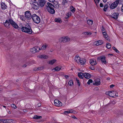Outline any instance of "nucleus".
<instances>
[{"label":"nucleus","instance_id":"1","mask_svg":"<svg viewBox=\"0 0 123 123\" xmlns=\"http://www.w3.org/2000/svg\"><path fill=\"white\" fill-rule=\"evenodd\" d=\"M26 26L27 27H23L21 25H19L20 29H21L22 32L27 33L29 34H31L32 32V31L31 29L30 25L28 24H26Z\"/></svg>","mask_w":123,"mask_h":123},{"label":"nucleus","instance_id":"2","mask_svg":"<svg viewBox=\"0 0 123 123\" xmlns=\"http://www.w3.org/2000/svg\"><path fill=\"white\" fill-rule=\"evenodd\" d=\"M46 1L44 0H39L38 3L36 2H34L33 4L35 6H40V7H42L44 6L46 3Z\"/></svg>","mask_w":123,"mask_h":123},{"label":"nucleus","instance_id":"3","mask_svg":"<svg viewBox=\"0 0 123 123\" xmlns=\"http://www.w3.org/2000/svg\"><path fill=\"white\" fill-rule=\"evenodd\" d=\"M32 19L34 22L36 24H38L40 22L39 17L36 14H33L32 15Z\"/></svg>","mask_w":123,"mask_h":123},{"label":"nucleus","instance_id":"4","mask_svg":"<svg viewBox=\"0 0 123 123\" xmlns=\"http://www.w3.org/2000/svg\"><path fill=\"white\" fill-rule=\"evenodd\" d=\"M10 24L15 28L18 30L20 29V26H18V24L14 21L12 19H9Z\"/></svg>","mask_w":123,"mask_h":123},{"label":"nucleus","instance_id":"5","mask_svg":"<svg viewBox=\"0 0 123 123\" xmlns=\"http://www.w3.org/2000/svg\"><path fill=\"white\" fill-rule=\"evenodd\" d=\"M120 0H116L114 2L109 4L110 8L111 9H113L115 8L117 6L119 3Z\"/></svg>","mask_w":123,"mask_h":123},{"label":"nucleus","instance_id":"6","mask_svg":"<svg viewBox=\"0 0 123 123\" xmlns=\"http://www.w3.org/2000/svg\"><path fill=\"white\" fill-rule=\"evenodd\" d=\"M25 18L28 20H30L31 18H32V15H31L30 12L29 11L25 12Z\"/></svg>","mask_w":123,"mask_h":123},{"label":"nucleus","instance_id":"7","mask_svg":"<svg viewBox=\"0 0 123 123\" xmlns=\"http://www.w3.org/2000/svg\"><path fill=\"white\" fill-rule=\"evenodd\" d=\"M70 40L69 38L67 36H64L61 37L59 40V41L60 42H63L65 43L69 41Z\"/></svg>","mask_w":123,"mask_h":123},{"label":"nucleus","instance_id":"8","mask_svg":"<svg viewBox=\"0 0 123 123\" xmlns=\"http://www.w3.org/2000/svg\"><path fill=\"white\" fill-rule=\"evenodd\" d=\"M105 57L104 55L99 56L97 58V60L98 61L101 60L102 64H106V63L105 60Z\"/></svg>","mask_w":123,"mask_h":123},{"label":"nucleus","instance_id":"9","mask_svg":"<svg viewBox=\"0 0 123 123\" xmlns=\"http://www.w3.org/2000/svg\"><path fill=\"white\" fill-rule=\"evenodd\" d=\"M54 104L55 105L59 106H62V103L57 99H55L54 101Z\"/></svg>","mask_w":123,"mask_h":123},{"label":"nucleus","instance_id":"10","mask_svg":"<svg viewBox=\"0 0 123 123\" xmlns=\"http://www.w3.org/2000/svg\"><path fill=\"white\" fill-rule=\"evenodd\" d=\"M119 15V14L117 12H114L111 15V17L115 19H117Z\"/></svg>","mask_w":123,"mask_h":123},{"label":"nucleus","instance_id":"11","mask_svg":"<svg viewBox=\"0 0 123 123\" xmlns=\"http://www.w3.org/2000/svg\"><path fill=\"white\" fill-rule=\"evenodd\" d=\"M94 44L97 46H98L103 44V42L101 40L97 41L94 42Z\"/></svg>","mask_w":123,"mask_h":123},{"label":"nucleus","instance_id":"12","mask_svg":"<svg viewBox=\"0 0 123 123\" xmlns=\"http://www.w3.org/2000/svg\"><path fill=\"white\" fill-rule=\"evenodd\" d=\"M9 22L8 20H7L6 22L4 23V25L7 28H9L10 27Z\"/></svg>","mask_w":123,"mask_h":123},{"label":"nucleus","instance_id":"13","mask_svg":"<svg viewBox=\"0 0 123 123\" xmlns=\"http://www.w3.org/2000/svg\"><path fill=\"white\" fill-rule=\"evenodd\" d=\"M84 76L86 79H89L91 77V75L88 73H84Z\"/></svg>","mask_w":123,"mask_h":123},{"label":"nucleus","instance_id":"14","mask_svg":"<svg viewBox=\"0 0 123 123\" xmlns=\"http://www.w3.org/2000/svg\"><path fill=\"white\" fill-rule=\"evenodd\" d=\"M53 6V5L51 3L48 2L46 6V8L47 10H49L50 8Z\"/></svg>","mask_w":123,"mask_h":123},{"label":"nucleus","instance_id":"15","mask_svg":"<svg viewBox=\"0 0 123 123\" xmlns=\"http://www.w3.org/2000/svg\"><path fill=\"white\" fill-rule=\"evenodd\" d=\"M36 48L34 47L31 49L30 51L32 54H34L39 51Z\"/></svg>","mask_w":123,"mask_h":123},{"label":"nucleus","instance_id":"16","mask_svg":"<svg viewBox=\"0 0 123 123\" xmlns=\"http://www.w3.org/2000/svg\"><path fill=\"white\" fill-rule=\"evenodd\" d=\"M90 62L92 66H94L97 64L96 60L94 59H92L90 60Z\"/></svg>","mask_w":123,"mask_h":123},{"label":"nucleus","instance_id":"17","mask_svg":"<svg viewBox=\"0 0 123 123\" xmlns=\"http://www.w3.org/2000/svg\"><path fill=\"white\" fill-rule=\"evenodd\" d=\"M0 5L1 8L2 9L5 10L7 6L4 3L2 2L0 3Z\"/></svg>","mask_w":123,"mask_h":123},{"label":"nucleus","instance_id":"18","mask_svg":"<svg viewBox=\"0 0 123 123\" xmlns=\"http://www.w3.org/2000/svg\"><path fill=\"white\" fill-rule=\"evenodd\" d=\"M100 80L99 79H97L95 80V82L94 83V85L98 86L100 84Z\"/></svg>","mask_w":123,"mask_h":123},{"label":"nucleus","instance_id":"19","mask_svg":"<svg viewBox=\"0 0 123 123\" xmlns=\"http://www.w3.org/2000/svg\"><path fill=\"white\" fill-rule=\"evenodd\" d=\"M73 112V110L72 109H70L68 110L67 111H65L64 113L65 115H67L70 113H72Z\"/></svg>","mask_w":123,"mask_h":123},{"label":"nucleus","instance_id":"20","mask_svg":"<svg viewBox=\"0 0 123 123\" xmlns=\"http://www.w3.org/2000/svg\"><path fill=\"white\" fill-rule=\"evenodd\" d=\"M80 58L79 56H76L75 57V61L78 64L80 63Z\"/></svg>","mask_w":123,"mask_h":123},{"label":"nucleus","instance_id":"21","mask_svg":"<svg viewBox=\"0 0 123 123\" xmlns=\"http://www.w3.org/2000/svg\"><path fill=\"white\" fill-rule=\"evenodd\" d=\"M103 35L104 37L107 40H108V36L106 35V32L105 30H103L102 31Z\"/></svg>","mask_w":123,"mask_h":123},{"label":"nucleus","instance_id":"22","mask_svg":"<svg viewBox=\"0 0 123 123\" xmlns=\"http://www.w3.org/2000/svg\"><path fill=\"white\" fill-rule=\"evenodd\" d=\"M62 68V67L61 66H57L54 68L52 69V70H54L57 71H58L60 70Z\"/></svg>","mask_w":123,"mask_h":123},{"label":"nucleus","instance_id":"23","mask_svg":"<svg viewBox=\"0 0 123 123\" xmlns=\"http://www.w3.org/2000/svg\"><path fill=\"white\" fill-rule=\"evenodd\" d=\"M110 96L111 97H114L115 96V92L114 91H110Z\"/></svg>","mask_w":123,"mask_h":123},{"label":"nucleus","instance_id":"24","mask_svg":"<svg viewBox=\"0 0 123 123\" xmlns=\"http://www.w3.org/2000/svg\"><path fill=\"white\" fill-rule=\"evenodd\" d=\"M84 73H82L81 72H80L78 73V75L79 78L81 79H83L84 78Z\"/></svg>","mask_w":123,"mask_h":123},{"label":"nucleus","instance_id":"25","mask_svg":"<svg viewBox=\"0 0 123 123\" xmlns=\"http://www.w3.org/2000/svg\"><path fill=\"white\" fill-rule=\"evenodd\" d=\"M39 58H44L47 59L48 58V57L46 55H41L38 56Z\"/></svg>","mask_w":123,"mask_h":123},{"label":"nucleus","instance_id":"26","mask_svg":"<svg viewBox=\"0 0 123 123\" xmlns=\"http://www.w3.org/2000/svg\"><path fill=\"white\" fill-rule=\"evenodd\" d=\"M86 62V60L85 59H82L80 61V63L82 65H84Z\"/></svg>","mask_w":123,"mask_h":123},{"label":"nucleus","instance_id":"27","mask_svg":"<svg viewBox=\"0 0 123 123\" xmlns=\"http://www.w3.org/2000/svg\"><path fill=\"white\" fill-rule=\"evenodd\" d=\"M93 23V21L92 20H88L87 21V23L90 25H92Z\"/></svg>","mask_w":123,"mask_h":123},{"label":"nucleus","instance_id":"28","mask_svg":"<svg viewBox=\"0 0 123 123\" xmlns=\"http://www.w3.org/2000/svg\"><path fill=\"white\" fill-rule=\"evenodd\" d=\"M56 61V60L55 59H53L51 61H48V63L49 64L52 65Z\"/></svg>","mask_w":123,"mask_h":123},{"label":"nucleus","instance_id":"29","mask_svg":"<svg viewBox=\"0 0 123 123\" xmlns=\"http://www.w3.org/2000/svg\"><path fill=\"white\" fill-rule=\"evenodd\" d=\"M62 5L64 6H65L67 5V1L66 0H63L62 2Z\"/></svg>","mask_w":123,"mask_h":123},{"label":"nucleus","instance_id":"30","mask_svg":"<svg viewBox=\"0 0 123 123\" xmlns=\"http://www.w3.org/2000/svg\"><path fill=\"white\" fill-rule=\"evenodd\" d=\"M71 12H68V13L66 14V16L65 18L66 19H67L69 18V17L71 16Z\"/></svg>","mask_w":123,"mask_h":123},{"label":"nucleus","instance_id":"31","mask_svg":"<svg viewBox=\"0 0 123 123\" xmlns=\"http://www.w3.org/2000/svg\"><path fill=\"white\" fill-rule=\"evenodd\" d=\"M70 10L73 13L75 12V8L72 6H71L70 7Z\"/></svg>","mask_w":123,"mask_h":123},{"label":"nucleus","instance_id":"32","mask_svg":"<svg viewBox=\"0 0 123 123\" xmlns=\"http://www.w3.org/2000/svg\"><path fill=\"white\" fill-rule=\"evenodd\" d=\"M19 18L22 20L25 21V17L23 15H20L19 16Z\"/></svg>","mask_w":123,"mask_h":123},{"label":"nucleus","instance_id":"33","mask_svg":"<svg viewBox=\"0 0 123 123\" xmlns=\"http://www.w3.org/2000/svg\"><path fill=\"white\" fill-rule=\"evenodd\" d=\"M42 117L37 115H35L33 118L34 119H39Z\"/></svg>","mask_w":123,"mask_h":123},{"label":"nucleus","instance_id":"34","mask_svg":"<svg viewBox=\"0 0 123 123\" xmlns=\"http://www.w3.org/2000/svg\"><path fill=\"white\" fill-rule=\"evenodd\" d=\"M51 14H53L54 13H55V11L54 10H53V11H52V10L51 9L49 10H47Z\"/></svg>","mask_w":123,"mask_h":123},{"label":"nucleus","instance_id":"35","mask_svg":"<svg viewBox=\"0 0 123 123\" xmlns=\"http://www.w3.org/2000/svg\"><path fill=\"white\" fill-rule=\"evenodd\" d=\"M13 120L12 119H7L6 123H13Z\"/></svg>","mask_w":123,"mask_h":123},{"label":"nucleus","instance_id":"36","mask_svg":"<svg viewBox=\"0 0 123 123\" xmlns=\"http://www.w3.org/2000/svg\"><path fill=\"white\" fill-rule=\"evenodd\" d=\"M47 47V45L46 44L43 45L41 49L42 50H44Z\"/></svg>","mask_w":123,"mask_h":123},{"label":"nucleus","instance_id":"37","mask_svg":"<svg viewBox=\"0 0 123 123\" xmlns=\"http://www.w3.org/2000/svg\"><path fill=\"white\" fill-rule=\"evenodd\" d=\"M108 7V6L107 5H105L104 6V8L103 9L104 11L106 12V11L107 10V9Z\"/></svg>","mask_w":123,"mask_h":123},{"label":"nucleus","instance_id":"38","mask_svg":"<svg viewBox=\"0 0 123 123\" xmlns=\"http://www.w3.org/2000/svg\"><path fill=\"white\" fill-rule=\"evenodd\" d=\"M55 21L56 22L59 23H60V22L61 21L60 19L59 18H55Z\"/></svg>","mask_w":123,"mask_h":123},{"label":"nucleus","instance_id":"39","mask_svg":"<svg viewBox=\"0 0 123 123\" xmlns=\"http://www.w3.org/2000/svg\"><path fill=\"white\" fill-rule=\"evenodd\" d=\"M68 84L70 86H72L73 85V83L72 80H70L69 81Z\"/></svg>","mask_w":123,"mask_h":123},{"label":"nucleus","instance_id":"40","mask_svg":"<svg viewBox=\"0 0 123 123\" xmlns=\"http://www.w3.org/2000/svg\"><path fill=\"white\" fill-rule=\"evenodd\" d=\"M84 34L85 35H90L92 34V33L90 32H84Z\"/></svg>","mask_w":123,"mask_h":123},{"label":"nucleus","instance_id":"41","mask_svg":"<svg viewBox=\"0 0 123 123\" xmlns=\"http://www.w3.org/2000/svg\"><path fill=\"white\" fill-rule=\"evenodd\" d=\"M106 47L108 49H110L111 47V45L109 43H107Z\"/></svg>","mask_w":123,"mask_h":123},{"label":"nucleus","instance_id":"42","mask_svg":"<svg viewBox=\"0 0 123 123\" xmlns=\"http://www.w3.org/2000/svg\"><path fill=\"white\" fill-rule=\"evenodd\" d=\"M93 82V81L92 79H89L88 81L87 82V83L88 85H90V83H92Z\"/></svg>","mask_w":123,"mask_h":123},{"label":"nucleus","instance_id":"43","mask_svg":"<svg viewBox=\"0 0 123 123\" xmlns=\"http://www.w3.org/2000/svg\"><path fill=\"white\" fill-rule=\"evenodd\" d=\"M113 49L117 53H118L119 52V51L117 49H116L115 47H113Z\"/></svg>","mask_w":123,"mask_h":123},{"label":"nucleus","instance_id":"44","mask_svg":"<svg viewBox=\"0 0 123 123\" xmlns=\"http://www.w3.org/2000/svg\"><path fill=\"white\" fill-rule=\"evenodd\" d=\"M7 119H0V121L4 123H6Z\"/></svg>","mask_w":123,"mask_h":123},{"label":"nucleus","instance_id":"45","mask_svg":"<svg viewBox=\"0 0 123 123\" xmlns=\"http://www.w3.org/2000/svg\"><path fill=\"white\" fill-rule=\"evenodd\" d=\"M11 106L12 108H13L14 109H15L16 108V106L14 104H12L11 105Z\"/></svg>","mask_w":123,"mask_h":123},{"label":"nucleus","instance_id":"46","mask_svg":"<svg viewBox=\"0 0 123 123\" xmlns=\"http://www.w3.org/2000/svg\"><path fill=\"white\" fill-rule=\"evenodd\" d=\"M76 81L77 82V83L78 84V86H80V82H79V80H78L77 78H76Z\"/></svg>","mask_w":123,"mask_h":123},{"label":"nucleus","instance_id":"47","mask_svg":"<svg viewBox=\"0 0 123 123\" xmlns=\"http://www.w3.org/2000/svg\"><path fill=\"white\" fill-rule=\"evenodd\" d=\"M96 4L97 3H98L99 2L100 0H94Z\"/></svg>","mask_w":123,"mask_h":123},{"label":"nucleus","instance_id":"48","mask_svg":"<svg viewBox=\"0 0 123 123\" xmlns=\"http://www.w3.org/2000/svg\"><path fill=\"white\" fill-rule=\"evenodd\" d=\"M105 94L106 95H108L110 96V91L106 92H105Z\"/></svg>","mask_w":123,"mask_h":123},{"label":"nucleus","instance_id":"49","mask_svg":"<svg viewBox=\"0 0 123 123\" xmlns=\"http://www.w3.org/2000/svg\"><path fill=\"white\" fill-rule=\"evenodd\" d=\"M89 68L92 70H95V68L93 67H89Z\"/></svg>","mask_w":123,"mask_h":123},{"label":"nucleus","instance_id":"50","mask_svg":"<svg viewBox=\"0 0 123 123\" xmlns=\"http://www.w3.org/2000/svg\"><path fill=\"white\" fill-rule=\"evenodd\" d=\"M37 69L36 70H39L42 69V68L41 67H40L37 68Z\"/></svg>","mask_w":123,"mask_h":123},{"label":"nucleus","instance_id":"51","mask_svg":"<svg viewBox=\"0 0 123 123\" xmlns=\"http://www.w3.org/2000/svg\"><path fill=\"white\" fill-rule=\"evenodd\" d=\"M114 86V85H111L110 86V88H112Z\"/></svg>","mask_w":123,"mask_h":123},{"label":"nucleus","instance_id":"52","mask_svg":"<svg viewBox=\"0 0 123 123\" xmlns=\"http://www.w3.org/2000/svg\"><path fill=\"white\" fill-rule=\"evenodd\" d=\"M48 1H49L50 2H54L55 0H48Z\"/></svg>","mask_w":123,"mask_h":123},{"label":"nucleus","instance_id":"53","mask_svg":"<svg viewBox=\"0 0 123 123\" xmlns=\"http://www.w3.org/2000/svg\"><path fill=\"white\" fill-rule=\"evenodd\" d=\"M100 6L101 7H102L103 6V5L102 3H100Z\"/></svg>","mask_w":123,"mask_h":123},{"label":"nucleus","instance_id":"54","mask_svg":"<svg viewBox=\"0 0 123 123\" xmlns=\"http://www.w3.org/2000/svg\"><path fill=\"white\" fill-rule=\"evenodd\" d=\"M102 31H103V30H105V28H104V27L103 26H102Z\"/></svg>","mask_w":123,"mask_h":123},{"label":"nucleus","instance_id":"55","mask_svg":"<svg viewBox=\"0 0 123 123\" xmlns=\"http://www.w3.org/2000/svg\"><path fill=\"white\" fill-rule=\"evenodd\" d=\"M65 77L67 79L69 77V76L68 75H65Z\"/></svg>","mask_w":123,"mask_h":123},{"label":"nucleus","instance_id":"56","mask_svg":"<svg viewBox=\"0 0 123 123\" xmlns=\"http://www.w3.org/2000/svg\"><path fill=\"white\" fill-rule=\"evenodd\" d=\"M50 9L51 10H52V11H53V10H54V8H53V6H52V7L51 8H50Z\"/></svg>","mask_w":123,"mask_h":123},{"label":"nucleus","instance_id":"57","mask_svg":"<svg viewBox=\"0 0 123 123\" xmlns=\"http://www.w3.org/2000/svg\"><path fill=\"white\" fill-rule=\"evenodd\" d=\"M72 117L73 118H74V119H76V117L74 116H72Z\"/></svg>","mask_w":123,"mask_h":123},{"label":"nucleus","instance_id":"58","mask_svg":"<svg viewBox=\"0 0 123 123\" xmlns=\"http://www.w3.org/2000/svg\"><path fill=\"white\" fill-rule=\"evenodd\" d=\"M37 105L38 106H40L41 105V104L40 103L38 104Z\"/></svg>","mask_w":123,"mask_h":123},{"label":"nucleus","instance_id":"59","mask_svg":"<svg viewBox=\"0 0 123 123\" xmlns=\"http://www.w3.org/2000/svg\"><path fill=\"white\" fill-rule=\"evenodd\" d=\"M122 11L123 12V4L122 7Z\"/></svg>","mask_w":123,"mask_h":123},{"label":"nucleus","instance_id":"60","mask_svg":"<svg viewBox=\"0 0 123 123\" xmlns=\"http://www.w3.org/2000/svg\"><path fill=\"white\" fill-rule=\"evenodd\" d=\"M23 111L24 112H26L27 111L26 110H23Z\"/></svg>","mask_w":123,"mask_h":123},{"label":"nucleus","instance_id":"61","mask_svg":"<svg viewBox=\"0 0 123 123\" xmlns=\"http://www.w3.org/2000/svg\"><path fill=\"white\" fill-rule=\"evenodd\" d=\"M107 0H103V2H106L107 1Z\"/></svg>","mask_w":123,"mask_h":123},{"label":"nucleus","instance_id":"62","mask_svg":"<svg viewBox=\"0 0 123 123\" xmlns=\"http://www.w3.org/2000/svg\"><path fill=\"white\" fill-rule=\"evenodd\" d=\"M37 49H38L39 50H41L42 49L41 48H39L38 47H37Z\"/></svg>","mask_w":123,"mask_h":123},{"label":"nucleus","instance_id":"63","mask_svg":"<svg viewBox=\"0 0 123 123\" xmlns=\"http://www.w3.org/2000/svg\"><path fill=\"white\" fill-rule=\"evenodd\" d=\"M26 66V65H24L23 66L24 67H25Z\"/></svg>","mask_w":123,"mask_h":123},{"label":"nucleus","instance_id":"64","mask_svg":"<svg viewBox=\"0 0 123 123\" xmlns=\"http://www.w3.org/2000/svg\"><path fill=\"white\" fill-rule=\"evenodd\" d=\"M3 106V107H4V108H6V106H4V105H2Z\"/></svg>","mask_w":123,"mask_h":123}]
</instances>
